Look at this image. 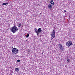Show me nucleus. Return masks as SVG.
Masks as SVG:
<instances>
[{"instance_id":"obj_6","label":"nucleus","mask_w":75,"mask_h":75,"mask_svg":"<svg viewBox=\"0 0 75 75\" xmlns=\"http://www.w3.org/2000/svg\"><path fill=\"white\" fill-rule=\"evenodd\" d=\"M35 30V33H36L37 35H40V33H38V30L37 28H35L34 29Z\"/></svg>"},{"instance_id":"obj_16","label":"nucleus","mask_w":75,"mask_h":75,"mask_svg":"<svg viewBox=\"0 0 75 75\" xmlns=\"http://www.w3.org/2000/svg\"><path fill=\"white\" fill-rule=\"evenodd\" d=\"M30 49H28V52H30Z\"/></svg>"},{"instance_id":"obj_11","label":"nucleus","mask_w":75,"mask_h":75,"mask_svg":"<svg viewBox=\"0 0 75 75\" xmlns=\"http://www.w3.org/2000/svg\"><path fill=\"white\" fill-rule=\"evenodd\" d=\"M67 63L69 62H70V59H69V58H67Z\"/></svg>"},{"instance_id":"obj_2","label":"nucleus","mask_w":75,"mask_h":75,"mask_svg":"<svg viewBox=\"0 0 75 75\" xmlns=\"http://www.w3.org/2000/svg\"><path fill=\"white\" fill-rule=\"evenodd\" d=\"M12 54L13 55H15V54H17L18 53V50L17 48H14L12 49Z\"/></svg>"},{"instance_id":"obj_15","label":"nucleus","mask_w":75,"mask_h":75,"mask_svg":"<svg viewBox=\"0 0 75 75\" xmlns=\"http://www.w3.org/2000/svg\"><path fill=\"white\" fill-rule=\"evenodd\" d=\"M20 60H17V62H20Z\"/></svg>"},{"instance_id":"obj_8","label":"nucleus","mask_w":75,"mask_h":75,"mask_svg":"<svg viewBox=\"0 0 75 75\" xmlns=\"http://www.w3.org/2000/svg\"><path fill=\"white\" fill-rule=\"evenodd\" d=\"M15 71H16V72H19V68L18 67L15 69Z\"/></svg>"},{"instance_id":"obj_10","label":"nucleus","mask_w":75,"mask_h":75,"mask_svg":"<svg viewBox=\"0 0 75 75\" xmlns=\"http://www.w3.org/2000/svg\"><path fill=\"white\" fill-rule=\"evenodd\" d=\"M8 4V3H4L2 4V6H4Z\"/></svg>"},{"instance_id":"obj_7","label":"nucleus","mask_w":75,"mask_h":75,"mask_svg":"<svg viewBox=\"0 0 75 75\" xmlns=\"http://www.w3.org/2000/svg\"><path fill=\"white\" fill-rule=\"evenodd\" d=\"M48 7L49 9H51V8H52V5L51 4H50L48 5Z\"/></svg>"},{"instance_id":"obj_4","label":"nucleus","mask_w":75,"mask_h":75,"mask_svg":"<svg viewBox=\"0 0 75 75\" xmlns=\"http://www.w3.org/2000/svg\"><path fill=\"white\" fill-rule=\"evenodd\" d=\"M72 44V42L71 41L67 42L66 43V45H67V46L68 47H70V46Z\"/></svg>"},{"instance_id":"obj_18","label":"nucleus","mask_w":75,"mask_h":75,"mask_svg":"<svg viewBox=\"0 0 75 75\" xmlns=\"http://www.w3.org/2000/svg\"><path fill=\"white\" fill-rule=\"evenodd\" d=\"M42 14V13H40V14Z\"/></svg>"},{"instance_id":"obj_9","label":"nucleus","mask_w":75,"mask_h":75,"mask_svg":"<svg viewBox=\"0 0 75 75\" xmlns=\"http://www.w3.org/2000/svg\"><path fill=\"white\" fill-rule=\"evenodd\" d=\"M42 32V30H41V28H39L38 29V33H41Z\"/></svg>"},{"instance_id":"obj_5","label":"nucleus","mask_w":75,"mask_h":75,"mask_svg":"<svg viewBox=\"0 0 75 75\" xmlns=\"http://www.w3.org/2000/svg\"><path fill=\"white\" fill-rule=\"evenodd\" d=\"M59 48L60 49V51L62 52L64 50V47H62V46L61 44H59L58 45Z\"/></svg>"},{"instance_id":"obj_1","label":"nucleus","mask_w":75,"mask_h":75,"mask_svg":"<svg viewBox=\"0 0 75 75\" xmlns=\"http://www.w3.org/2000/svg\"><path fill=\"white\" fill-rule=\"evenodd\" d=\"M11 31L13 33H15L18 31V28L16 26H14L13 27L11 28Z\"/></svg>"},{"instance_id":"obj_3","label":"nucleus","mask_w":75,"mask_h":75,"mask_svg":"<svg viewBox=\"0 0 75 75\" xmlns=\"http://www.w3.org/2000/svg\"><path fill=\"white\" fill-rule=\"evenodd\" d=\"M50 35L51 36V40H52V39L54 38H55V29H54L53 31L51 33Z\"/></svg>"},{"instance_id":"obj_13","label":"nucleus","mask_w":75,"mask_h":75,"mask_svg":"<svg viewBox=\"0 0 75 75\" xmlns=\"http://www.w3.org/2000/svg\"><path fill=\"white\" fill-rule=\"evenodd\" d=\"M21 23H18V27H20L21 26Z\"/></svg>"},{"instance_id":"obj_14","label":"nucleus","mask_w":75,"mask_h":75,"mask_svg":"<svg viewBox=\"0 0 75 75\" xmlns=\"http://www.w3.org/2000/svg\"><path fill=\"white\" fill-rule=\"evenodd\" d=\"M29 34H28L26 36V38H28V37H29Z\"/></svg>"},{"instance_id":"obj_12","label":"nucleus","mask_w":75,"mask_h":75,"mask_svg":"<svg viewBox=\"0 0 75 75\" xmlns=\"http://www.w3.org/2000/svg\"><path fill=\"white\" fill-rule=\"evenodd\" d=\"M50 3H51V4L53 6L54 5V1L53 0H52L50 1Z\"/></svg>"},{"instance_id":"obj_17","label":"nucleus","mask_w":75,"mask_h":75,"mask_svg":"<svg viewBox=\"0 0 75 75\" xmlns=\"http://www.w3.org/2000/svg\"><path fill=\"white\" fill-rule=\"evenodd\" d=\"M64 12H67V10H64Z\"/></svg>"}]
</instances>
